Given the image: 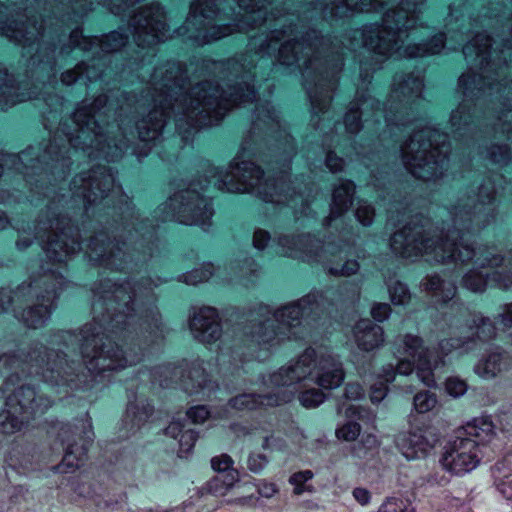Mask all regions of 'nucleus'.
I'll use <instances>...</instances> for the list:
<instances>
[{
	"instance_id": "6",
	"label": "nucleus",
	"mask_w": 512,
	"mask_h": 512,
	"mask_svg": "<svg viewBox=\"0 0 512 512\" xmlns=\"http://www.w3.org/2000/svg\"><path fill=\"white\" fill-rule=\"evenodd\" d=\"M395 355L398 359L397 373L409 375L416 368L419 379L426 386L434 385L432 371L438 365V360L429 349L423 346L418 336L406 334L399 337L395 342Z\"/></svg>"
},
{
	"instance_id": "11",
	"label": "nucleus",
	"mask_w": 512,
	"mask_h": 512,
	"mask_svg": "<svg viewBox=\"0 0 512 512\" xmlns=\"http://www.w3.org/2000/svg\"><path fill=\"white\" fill-rule=\"evenodd\" d=\"M306 299H302L297 304H290L277 310L271 318H268L253 333L254 341L259 345L278 343L277 333L275 332V323H278V329L284 334L289 327L296 325L301 316L305 313Z\"/></svg>"
},
{
	"instance_id": "47",
	"label": "nucleus",
	"mask_w": 512,
	"mask_h": 512,
	"mask_svg": "<svg viewBox=\"0 0 512 512\" xmlns=\"http://www.w3.org/2000/svg\"><path fill=\"white\" fill-rule=\"evenodd\" d=\"M356 217L362 225L368 226L373 221L374 210L370 205L361 203L356 209Z\"/></svg>"
},
{
	"instance_id": "57",
	"label": "nucleus",
	"mask_w": 512,
	"mask_h": 512,
	"mask_svg": "<svg viewBox=\"0 0 512 512\" xmlns=\"http://www.w3.org/2000/svg\"><path fill=\"white\" fill-rule=\"evenodd\" d=\"M364 395V390L361 385L357 383H349L345 387V396L347 399L356 400Z\"/></svg>"
},
{
	"instance_id": "45",
	"label": "nucleus",
	"mask_w": 512,
	"mask_h": 512,
	"mask_svg": "<svg viewBox=\"0 0 512 512\" xmlns=\"http://www.w3.org/2000/svg\"><path fill=\"white\" fill-rule=\"evenodd\" d=\"M445 388L449 395L453 397H460L465 394L467 390V384L465 381L457 377H451L447 379Z\"/></svg>"
},
{
	"instance_id": "29",
	"label": "nucleus",
	"mask_w": 512,
	"mask_h": 512,
	"mask_svg": "<svg viewBox=\"0 0 512 512\" xmlns=\"http://www.w3.org/2000/svg\"><path fill=\"white\" fill-rule=\"evenodd\" d=\"M215 5L216 0H196L191 5L187 23L196 24L199 18H211L216 13V11L213 9Z\"/></svg>"
},
{
	"instance_id": "49",
	"label": "nucleus",
	"mask_w": 512,
	"mask_h": 512,
	"mask_svg": "<svg viewBox=\"0 0 512 512\" xmlns=\"http://www.w3.org/2000/svg\"><path fill=\"white\" fill-rule=\"evenodd\" d=\"M233 32V29L229 25L223 26H214L210 29L209 33L204 36V43H208L210 41H215L221 39L224 36H227Z\"/></svg>"
},
{
	"instance_id": "14",
	"label": "nucleus",
	"mask_w": 512,
	"mask_h": 512,
	"mask_svg": "<svg viewBox=\"0 0 512 512\" xmlns=\"http://www.w3.org/2000/svg\"><path fill=\"white\" fill-rule=\"evenodd\" d=\"M435 438L431 433L421 428L400 434L397 446L408 460L425 457L435 446Z\"/></svg>"
},
{
	"instance_id": "55",
	"label": "nucleus",
	"mask_w": 512,
	"mask_h": 512,
	"mask_svg": "<svg viewBox=\"0 0 512 512\" xmlns=\"http://www.w3.org/2000/svg\"><path fill=\"white\" fill-rule=\"evenodd\" d=\"M390 313V306L386 303H378L373 305L371 309V314L373 318L377 321L385 320Z\"/></svg>"
},
{
	"instance_id": "53",
	"label": "nucleus",
	"mask_w": 512,
	"mask_h": 512,
	"mask_svg": "<svg viewBox=\"0 0 512 512\" xmlns=\"http://www.w3.org/2000/svg\"><path fill=\"white\" fill-rule=\"evenodd\" d=\"M469 113L466 111V107L464 105H460L456 110H454L450 117V122L452 126H459L461 123H467L469 119Z\"/></svg>"
},
{
	"instance_id": "5",
	"label": "nucleus",
	"mask_w": 512,
	"mask_h": 512,
	"mask_svg": "<svg viewBox=\"0 0 512 512\" xmlns=\"http://www.w3.org/2000/svg\"><path fill=\"white\" fill-rule=\"evenodd\" d=\"M262 172L252 162L234 161L229 170L221 173L214 181V186L221 191L228 192H252L257 193L266 202H284L282 195L278 194V186L272 182L261 183Z\"/></svg>"
},
{
	"instance_id": "30",
	"label": "nucleus",
	"mask_w": 512,
	"mask_h": 512,
	"mask_svg": "<svg viewBox=\"0 0 512 512\" xmlns=\"http://www.w3.org/2000/svg\"><path fill=\"white\" fill-rule=\"evenodd\" d=\"M166 434L173 437H179V444L183 451H189L195 442L194 434L191 430L183 431L182 424L174 421L166 428Z\"/></svg>"
},
{
	"instance_id": "28",
	"label": "nucleus",
	"mask_w": 512,
	"mask_h": 512,
	"mask_svg": "<svg viewBox=\"0 0 512 512\" xmlns=\"http://www.w3.org/2000/svg\"><path fill=\"white\" fill-rule=\"evenodd\" d=\"M207 382L205 370L200 365H193L186 375H182L181 379L183 388L189 393L197 392L199 389L206 387Z\"/></svg>"
},
{
	"instance_id": "8",
	"label": "nucleus",
	"mask_w": 512,
	"mask_h": 512,
	"mask_svg": "<svg viewBox=\"0 0 512 512\" xmlns=\"http://www.w3.org/2000/svg\"><path fill=\"white\" fill-rule=\"evenodd\" d=\"M482 459V451L477 440L456 436L445 449L442 457L444 468L456 475L474 470Z\"/></svg>"
},
{
	"instance_id": "19",
	"label": "nucleus",
	"mask_w": 512,
	"mask_h": 512,
	"mask_svg": "<svg viewBox=\"0 0 512 512\" xmlns=\"http://www.w3.org/2000/svg\"><path fill=\"white\" fill-rule=\"evenodd\" d=\"M267 0H238V6L245 13L242 15L243 20L237 24L239 31H247L251 26L249 21L252 20L254 25L260 24L266 20L263 9L266 8Z\"/></svg>"
},
{
	"instance_id": "3",
	"label": "nucleus",
	"mask_w": 512,
	"mask_h": 512,
	"mask_svg": "<svg viewBox=\"0 0 512 512\" xmlns=\"http://www.w3.org/2000/svg\"><path fill=\"white\" fill-rule=\"evenodd\" d=\"M342 364L331 355L318 356L313 349H307L299 358L280 368L270 376L271 383L276 387L295 389L301 381L311 380L323 389H333L344 380Z\"/></svg>"
},
{
	"instance_id": "13",
	"label": "nucleus",
	"mask_w": 512,
	"mask_h": 512,
	"mask_svg": "<svg viewBox=\"0 0 512 512\" xmlns=\"http://www.w3.org/2000/svg\"><path fill=\"white\" fill-rule=\"evenodd\" d=\"M163 10L158 6L144 9L133 19L134 38L139 46H150L166 39Z\"/></svg>"
},
{
	"instance_id": "21",
	"label": "nucleus",
	"mask_w": 512,
	"mask_h": 512,
	"mask_svg": "<svg viewBox=\"0 0 512 512\" xmlns=\"http://www.w3.org/2000/svg\"><path fill=\"white\" fill-rule=\"evenodd\" d=\"M494 435L493 423L485 418H476L468 422L462 429L458 431L457 436H464L477 440L479 446L490 440Z\"/></svg>"
},
{
	"instance_id": "4",
	"label": "nucleus",
	"mask_w": 512,
	"mask_h": 512,
	"mask_svg": "<svg viewBox=\"0 0 512 512\" xmlns=\"http://www.w3.org/2000/svg\"><path fill=\"white\" fill-rule=\"evenodd\" d=\"M446 139L445 134L427 127L402 147L404 165L414 177L430 181L443 175L449 151Z\"/></svg>"
},
{
	"instance_id": "16",
	"label": "nucleus",
	"mask_w": 512,
	"mask_h": 512,
	"mask_svg": "<svg viewBox=\"0 0 512 512\" xmlns=\"http://www.w3.org/2000/svg\"><path fill=\"white\" fill-rule=\"evenodd\" d=\"M193 337L202 343H212L221 336L218 314L214 308L205 307L194 314L190 322Z\"/></svg>"
},
{
	"instance_id": "62",
	"label": "nucleus",
	"mask_w": 512,
	"mask_h": 512,
	"mask_svg": "<svg viewBox=\"0 0 512 512\" xmlns=\"http://www.w3.org/2000/svg\"><path fill=\"white\" fill-rule=\"evenodd\" d=\"M499 318L503 328H508L512 325V304H507L503 307V311L499 314Z\"/></svg>"
},
{
	"instance_id": "54",
	"label": "nucleus",
	"mask_w": 512,
	"mask_h": 512,
	"mask_svg": "<svg viewBox=\"0 0 512 512\" xmlns=\"http://www.w3.org/2000/svg\"><path fill=\"white\" fill-rule=\"evenodd\" d=\"M58 246L61 247V249H64V252L67 255L75 253L80 248V244L76 241H73L71 246H69L66 242L63 244V246H61L58 242L52 241L48 243L47 251L57 254Z\"/></svg>"
},
{
	"instance_id": "17",
	"label": "nucleus",
	"mask_w": 512,
	"mask_h": 512,
	"mask_svg": "<svg viewBox=\"0 0 512 512\" xmlns=\"http://www.w3.org/2000/svg\"><path fill=\"white\" fill-rule=\"evenodd\" d=\"M272 388L276 387L271 383ZM277 394L256 396L255 394H242L233 398L229 404L237 410H252L261 406H277L291 401L295 395V389H288L287 387L277 388Z\"/></svg>"
},
{
	"instance_id": "44",
	"label": "nucleus",
	"mask_w": 512,
	"mask_h": 512,
	"mask_svg": "<svg viewBox=\"0 0 512 512\" xmlns=\"http://www.w3.org/2000/svg\"><path fill=\"white\" fill-rule=\"evenodd\" d=\"M212 268L213 266L211 264H207L202 268L195 269L185 275V281L191 285L207 281L212 276Z\"/></svg>"
},
{
	"instance_id": "12",
	"label": "nucleus",
	"mask_w": 512,
	"mask_h": 512,
	"mask_svg": "<svg viewBox=\"0 0 512 512\" xmlns=\"http://www.w3.org/2000/svg\"><path fill=\"white\" fill-rule=\"evenodd\" d=\"M219 89L217 86H213L211 83H205L199 85L193 89V94L196 98L192 101V110L202 107L201 113L211 114L213 113L215 118L223 116L221 110L229 109L231 100L219 98ZM233 97L232 102L243 103L246 101H252L255 99V93L252 89L246 88V92L240 93L237 91L235 94H231Z\"/></svg>"
},
{
	"instance_id": "35",
	"label": "nucleus",
	"mask_w": 512,
	"mask_h": 512,
	"mask_svg": "<svg viewBox=\"0 0 512 512\" xmlns=\"http://www.w3.org/2000/svg\"><path fill=\"white\" fill-rule=\"evenodd\" d=\"M437 404V399L430 392H421L414 397V407L419 413H426L432 410Z\"/></svg>"
},
{
	"instance_id": "51",
	"label": "nucleus",
	"mask_w": 512,
	"mask_h": 512,
	"mask_svg": "<svg viewBox=\"0 0 512 512\" xmlns=\"http://www.w3.org/2000/svg\"><path fill=\"white\" fill-rule=\"evenodd\" d=\"M187 416L193 423L200 424L209 417V411L205 406H196L188 410Z\"/></svg>"
},
{
	"instance_id": "52",
	"label": "nucleus",
	"mask_w": 512,
	"mask_h": 512,
	"mask_svg": "<svg viewBox=\"0 0 512 512\" xmlns=\"http://www.w3.org/2000/svg\"><path fill=\"white\" fill-rule=\"evenodd\" d=\"M267 462L268 460L265 455L254 453L249 456L248 468L252 472H259L266 466Z\"/></svg>"
},
{
	"instance_id": "15",
	"label": "nucleus",
	"mask_w": 512,
	"mask_h": 512,
	"mask_svg": "<svg viewBox=\"0 0 512 512\" xmlns=\"http://www.w3.org/2000/svg\"><path fill=\"white\" fill-rule=\"evenodd\" d=\"M211 467L218 475L208 483V488L216 495H225L240 480L239 472L234 468V461L227 454L213 457Z\"/></svg>"
},
{
	"instance_id": "23",
	"label": "nucleus",
	"mask_w": 512,
	"mask_h": 512,
	"mask_svg": "<svg viewBox=\"0 0 512 512\" xmlns=\"http://www.w3.org/2000/svg\"><path fill=\"white\" fill-rule=\"evenodd\" d=\"M28 416L19 414L18 409L7 407L0 412V431L3 434L11 435L22 430Z\"/></svg>"
},
{
	"instance_id": "48",
	"label": "nucleus",
	"mask_w": 512,
	"mask_h": 512,
	"mask_svg": "<svg viewBox=\"0 0 512 512\" xmlns=\"http://www.w3.org/2000/svg\"><path fill=\"white\" fill-rule=\"evenodd\" d=\"M476 333L480 340L487 341L495 336V327L488 319H481V323L477 326Z\"/></svg>"
},
{
	"instance_id": "58",
	"label": "nucleus",
	"mask_w": 512,
	"mask_h": 512,
	"mask_svg": "<svg viewBox=\"0 0 512 512\" xmlns=\"http://www.w3.org/2000/svg\"><path fill=\"white\" fill-rule=\"evenodd\" d=\"M358 269H359L358 263L356 261L352 260V261H347L341 270L332 268L330 270V272L332 274H336V275L349 276V275L356 273L358 271Z\"/></svg>"
},
{
	"instance_id": "42",
	"label": "nucleus",
	"mask_w": 512,
	"mask_h": 512,
	"mask_svg": "<svg viewBox=\"0 0 512 512\" xmlns=\"http://www.w3.org/2000/svg\"><path fill=\"white\" fill-rule=\"evenodd\" d=\"M125 43L126 37L121 32L114 31L105 37L102 49L106 52H113L123 47Z\"/></svg>"
},
{
	"instance_id": "34",
	"label": "nucleus",
	"mask_w": 512,
	"mask_h": 512,
	"mask_svg": "<svg viewBox=\"0 0 512 512\" xmlns=\"http://www.w3.org/2000/svg\"><path fill=\"white\" fill-rule=\"evenodd\" d=\"M377 512H414V508L407 499L390 497L381 504Z\"/></svg>"
},
{
	"instance_id": "63",
	"label": "nucleus",
	"mask_w": 512,
	"mask_h": 512,
	"mask_svg": "<svg viewBox=\"0 0 512 512\" xmlns=\"http://www.w3.org/2000/svg\"><path fill=\"white\" fill-rule=\"evenodd\" d=\"M326 165L332 172H338L343 167V160L336 155L329 153L326 158Z\"/></svg>"
},
{
	"instance_id": "26",
	"label": "nucleus",
	"mask_w": 512,
	"mask_h": 512,
	"mask_svg": "<svg viewBox=\"0 0 512 512\" xmlns=\"http://www.w3.org/2000/svg\"><path fill=\"white\" fill-rule=\"evenodd\" d=\"M387 0H338L337 14L343 16L347 11L371 12L386 3Z\"/></svg>"
},
{
	"instance_id": "25",
	"label": "nucleus",
	"mask_w": 512,
	"mask_h": 512,
	"mask_svg": "<svg viewBox=\"0 0 512 512\" xmlns=\"http://www.w3.org/2000/svg\"><path fill=\"white\" fill-rule=\"evenodd\" d=\"M423 286L426 291L431 292L438 301H448L452 299L456 292V287L450 282L442 281L438 276L428 277Z\"/></svg>"
},
{
	"instance_id": "46",
	"label": "nucleus",
	"mask_w": 512,
	"mask_h": 512,
	"mask_svg": "<svg viewBox=\"0 0 512 512\" xmlns=\"http://www.w3.org/2000/svg\"><path fill=\"white\" fill-rule=\"evenodd\" d=\"M490 159L498 164H506L510 160V153L507 146H492L489 149Z\"/></svg>"
},
{
	"instance_id": "43",
	"label": "nucleus",
	"mask_w": 512,
	"mask_h": 512,
	"mask_svg": "<svg viewBox=\"0 0 512 512\" xmlns=\"http://www.w3.org/2000/svg\"><path fill=\"white\" fill-rule=\"evenodd\" d=\"M299 400L301 404L306 408H314L322 404L325 400V395L316 389H311L303 392Z\"/></svg>"
},
{
	"instance_id": "10",
	"label": "nucleus",
	"mask_w": 512,
	"mask_h": 512,
	"mask_svg": "<svg viewBox=\"0 0 512 512\" xmlns=\"http://www.w3.org/2000/svg\"><path fill=\"white\" fill-rule=\"evenodd\" d=\"M82 353L85 357H91L96 361L95 368L100 371L123 369L134 363L122 356V351L110 339L104 336H94L85 339L82 345Z\"/></svg>"
},
{
	"instance_id": "36",
	"label": "nucleus",
	"mask_w": 512,
	"mask_h": 512,
	"mask_svg": "<svg viewBox=\"0 0 512 512\" xmlns=\"http://www.w3.org/2000/svg\"><path fill=\"white\" fill-rule=\"evenodd\" d=\"M302 48V43L298 41H289L283 44L279 50V60L286 65L298 60L296 53Z\"/></svg>"
},
{
	"instance_id": "39",
	"label": "nucleus",
	"mask_w": 512,
	"mask_h": 512,
	"mask_svg": "<svg viewBox=\"0 0 512 512\" xmlns=\"http://www.w3.org/2000/svg\"><path fill=\"white\" fill-rule=\"evenodd\" d=\"M361 427L358 423L349 421L336 430V436L343 441H354L358 438Z\"/></svg>"
},
{
	"instance_id": "61",
	"label": "nucleus",
	"mask_w": 512,
	"mask_h": 512,
	"mask_svg": "<svg viewBox=\"0 0 512 512\" xmlns=\"http://www.w3.org/2000/svg\"><path fill=\"white\" fill-rule=\"evenodd\" d=\"M345 124L348 131L355 133L360 129V121L357 112H352L346 115Z\"/></svg>"
},
{
	"instance_id": "31",
	"label": "nucleus",
	"mask_w": 512,
	"mask_h": 512,
	"mask_svg": "<svg viewBox=\"0 0 512 512\" xmlns=\"http://www.w3.org/2000/svg\"><path fill=\"white\" fill-rule=\"evenodd\" d=\"M396 371L392 364H388L382 368L379 377L381 379L380 385L376 384L371 388V400L373 402H380L386 396L387 388L385 386L386 383H389L394 380Z\"/></svg>"
},
{
	"instance_id": "56",
	"label": "nucleus",
	"mask_w": 512,
	"mask_h": 512,
	"mask_svg": "<svg viewBox=\"0 0 512 512\" xmlns=\"http://www.w3.org/2000/svg\"><path fill=\"white\" fill-rule=\"evenodd\" d=\"M493 278L500 288L507 289L512 285V273L510 271L504 273L496 271Z\"/></svg>"
},
{
	"instance_id": "59",
	"label": "nucleus",
	"mask_w": 512,
	"mask_h": 512,
	"mask_svg": "<svg viewBox=\"0 0 512 512\" xmlns=\"http://www.w3.org/2000/svg\"><path fill=\"white\" fill-rule=\"evenodd\" d=\"M497 488L506 498L512 499V476H506L498 481Z\"/></svg>"
},
{
	"instance_id": "27",
	"label": "nucleus",
	"mask_w": 512,
	"mask_h": 512,
	"mask_svg": "<svg viewBox=\"0 0 512 512\" xmlns=\"http://www.w3.org/2000/svg\"><path fill=\"white\" fill-rule=\"evenodd\" d=\"M506 367V362L501 354L492 353L486 359L475 366V372L486 379L495 377Z\"/></svg>"
},
{
	"instance_id": "41",
	"label": "nucleus",
	"mask_w": 512,
	"mask_h": 512,
	"mask_svg": "<svg viewBox=\"0 0 512 512\" xmlns=\"http://www.w3.org/2000/svg\"><path fill=\"white\" fill-rule=\"evenodd\" d=\"M391 301L394 304L402 305L409 301L410 293L406 285L401 282H395L389 288Z\"/></svg>"
},
{
	"instance_id": "1",
	"label": "nucleus",
	"mask_w": 512,
	"mask_h": 512,
	"mask_svg": "<svg viewBox=\"0 0 512 512\" xmlns=\"http://www.w3.org/2000/svg\"><path fill=\"white\" fill-rule=\"evenodd\" d=\"M391 249L402 257L412 258L418 255L427 256L430 260L446 262L448 260L468 261L474 256L476 264L481 268L498 266L502 259L494 255L490 249H482L475 252L471 247L461 242L462 249H456V242L446 239L439 240L426 233L422 227H405L395 233L391 238Z\"/></svg>"
},
{
	"instance_id": "18",
	"label": "nucleus",
	"mask_w": 512,
	"mask_h": 512,
	"mask_svg": "<svg viewBox=\"0 0 512 512\" xmlns=\"http://www.w3.org/2000/svg\"><path fill=\"white\" fill-rule=\"evenodd\" d=\"M354 337L358 347L364 351L378 348L384 342L383 329L369 320H361L356 324Z\"/></svg>"
},
{
	"instance_id": "20",
	"label": "nucleus",
	"mask_w": 512,
	"mask_h": 512,
	"mask_svg": "<svg viewBox=\"0 0 512 512\" xmlns=\"http://www.w3.org/2000/svg\"><path fill=\"white\" fill-rule=\"evenodd\" d=\"M7 407L18 409L19 414L29 415L37 412L36 392L31 387H21L10 395L6 401Z\"/></svg>"
},
{
	"instance_id": "2",
	"label": "nucleus",
	"mask_w": 512,
	"mask_h": 512,
	"mask_svg": "<svg viewBox=\"0 0 512 512\" xmlns=\"http://www.w3.org/2000/svg\"><path fill=\"white\" fill-rule=\"evenodd\" d=\"M423 0H414L405 3V7L398 11H388L383 19V26L370 25L363 31L364 46L380 55L399 57H422L429 54H437L444 47V36H435L429 45H409L401 52L398 43L402 41L404 31L414 26L417 6Z\"/></svg>"
},
{
	"instance_id": "32",
	"label": "nucleus",
	"mask_w": 512,
	"mask_h": 512,
	"mask_svg": "<svg viewBox=\"0 0 512 512\" xmlns=\"http://www.w3.org/2000/svg\"><path fill=\"white\" fill-rule=\"evenodd\" d=\"M50 314L47 306L40 305L24 311L22 318L28 327L38 328L41 327Z\"/></svg>"
},
{
	"instance_id": "40",
	"label": "nucleus",
	"mask_w": 512,
	"mask_h": 512,
	"mask_svg": "<svg viewBox=\"0 0 512 512\" xmlns=\"http://www.w3.org/2000/svg\"><path fill=\"white\" fill-rule=\"evenodd\" d=\"M73 119L75 123L80 127V132L82 134H85V129L94 130V128L91 126H95L93 116L91 115V109L78 108L73 115Z\"/></svg>"
},
{
	"instance_id": "64",
	"label": "nucleus",
	"mask_w": 512,
	"mask_h": 512,
	"mask_svg": "<svg viewBox=\"0 0 512 512\" xmlns=\"http://www.w3.org/2000/svg\"><path fill=\"white\" fill-rule=\"evenodd\" d=\"M258 492L262 497L271 498L277 492V488L271 483H261Z\"/></svg>"
},
{
	"instance_id": "24",
	"label": "nucleus",
	"mask_w": 512,
	"mask_h": 512,
	"mask_svg": "<svg viewBox=\"0 0 512 512\" xmlns=\"http://www.w3.org/2000/svg\"><path fill=\"white\" fill-rule=\"evenodd\" d=\"M164 115L154 111L150 114L149 120L143 119L138 124L139 137L143 141L156 139L164 126Z\"/></svg>"
},
{
	"instance_id": "50",
	"label": "nucleus",
	"mask_w": 512,
	"mask_h": 512,
	"mask_svg": "<svg viewBox=\"0 0 512 512\" xmlns=\"http://www.w3.org/2000/svg\"><path fill=\"white\" fill-rule=\"evenodd\" d=\"M81 464L82 459L80 457H75L72 451L67 450L61 463V469L64 472H72L76 468L80 467Z\"/></svg>"
},
{
	"instance_id": "9",
	"label": "nucleus",
	"mask_w": 512,
	"mask_h": 512,
	"mask_svg": "<svg viewBox=\"0 0 512 512\" xmlns=\"http://www.w3.org/2000/svg\"><path fill=\"white\" fill-rule=\"evenodd\" d=\"M490 38L484 34H478L475 38L465 45L463 53L466 60H475L479 64L482 72L476 74L472 71L464 73L459 78V87L462 89L464 94L473 93L475 89L482 90L484 85V79L487 78L486 73L489 72L488 58L491 59L492 52L490 48Z\"/></svg>"
},
{
	"instance_id": "7",
	"label": "nucleus",
	"mask_w": 512,
	"mask_h": 512,
	"mask_svg": "<svg viewBox=\"0 0 512 512\" xmlns=\"http://www.w3.org/2000/svg\"><path fill=\"white\" fill-rule=\"evenodd\" d=\"M172 210L173 217L186 225L205 226L213 215L210 203L193 190L175 194L165 204Z\"/></svg>"
},
{
	"instance_id": "33",
	"label": "nucleus",
	"mask_w": 512,
	"mask_h": 512,
	"mask_svg": "<svg viewBox=\"0 0 512 512\" xmlns=\"http://www.w3.org/2000/svg\"><path fill=\"white\" fill-rule=\"evenodd\" d=\"M306 242V239L303 237H290L284 236L279 238L278 245L281 248L279 251L284 256L289 257H298L305 259L306 256L302 255L301 251L296 249L294 246L303 245Z\"/></svg>"
},
{
	"instance_id": "38",
	"label": "nucleus",
	"mask_w": 512,
	"mask_h": 512,
	"mask_svg": "<svg viewBox=\"0 0 512 512\" xmlns=\"http://www.w3.org/2000/svg\"><path fill=\"white\" fill-rule=\"evenodd\" d=\"M463 284L473 292H482L486 287L487 280L484 275L473 270L464 276Z\"/></svg>"
},
{
	"instance_id": "37",
	"label": "nucleus",
	"mask_w": 512,
	"mask_h": 512,
	"mask_svg": "<svg viewBox=\"0 0 512 512\" xmlns=\"http://www.w3.org/2000/svg\"><path fill=\"white\" fill-rule=\"evenodd\" d=\"M313 473L310 470L294 473L290 477V483L294 485V493L299 495L305 491H311V486L306 485V482L312 479Z\"/></svg>"
},
{
	"instance_id": "60",
	"label": "nucleus",
	"mask_w": 512,
	"mask_h": 512,
	"mask_svg": "<svg viewBox=\"0 0 512 512\" xmlns=\"http://www.w3.org/2000/svg\"><path fill=\"white\" fill-rule=\"evenodd\" d=\"M270 237L268 232L264 230H256L253 236V245L257 249H263L267 242L269 241Z\"/></svg>"
},
{
	"instance_id": "22",
	"label": "nucleus",
	"mask_w": 512,
	"mask_h": 512,
	"mask_svg": "<svg viewBox=\"0 0 512 512\" xmlns=\"http://www.w3.org/2000/svg\"><path fill=\"white\" fill-rule=\"evenodd\" d=\"M354 188L355 187L352 182L345 181L334 189L331 206V217L339 216L348 210L352 203Z\"/></svg>"
}]
</instances>
